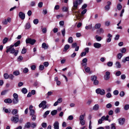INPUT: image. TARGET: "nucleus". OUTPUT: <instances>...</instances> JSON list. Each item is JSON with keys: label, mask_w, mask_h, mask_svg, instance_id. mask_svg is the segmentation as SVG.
<instances>
[{"label": "nucleus", "mask_w": 129, "mask_h": 129, "mask_svg": "<svg viewBox=\"0 0 129 129\" xmlns=\"http://www.w3.org/2000/svg\"><path fill=\"white\" fill-rule=\"evenodd\" d=\"M26 44H29L31 45H33L36 42V40L34 39L28 38L26 39L25 40Z\"/></svg>", "instance_id": "1"}, {"label": "nucleus", "mask_w": 129, "mask_h": 129, "mask_svg": "<svg viewBox=\"0 0 129 129\" xmlns=\"http://www.w3.org/2000/svg\"><path fill=\"white\" fill-rule=\"evenodd\" d=\"M11 121L15 123H17L19 121V116L16 115L15 116L12 117L11 118Z\"/></svg>", "instance_id": "2"}, {"label": "nucleus", "mask_w": 129, "mask_h": 129, "mask_svg": "<svg viewBox=\"0 0 129 129\" xmlns=\"http://www.w3.org/2000/svg\"><path fill=\"white\" fill-rule=\"evenodd\" d=\"M96 92L97 94H100L102 95H104L105 93V91L104 89H101L99 88L97 89L96 90Z\"/></svg>", "instance_id": "3"}, {"label": "nucleus", "mask_w": 129, "mask_h": 129, "mask_svg": "<svg viewBox=\"0 0 129 129\" xmlns=\"http://www.w3.org/2000/svg\"><path fill=\"white\" fill-rule=\"evenodd\" d=\"M119 124L120 125H123L124 123L125 119L124 118H121L118 120Z\"/></svg>", "instance_id": "4"}, {"label": "nucleus", "mask_w": 129, "mask_h": 129, "mask_svg": "<svg viewBox=\"0 0 129 129\" xmlns=\"http://www.w3.org/2000/svg\"><path fill=\"white\" fill-rule=\"evenodd\" d=\"M110 73L109 72H106L105 73V74L104 76V78L106 80H108L110 78Z\"/></svg>", "instance_id": "5"}, {"label": "nucleus", "mask_w": 129, "mask_h": 129, "mask_svg": "<svg viewBox=\"0 0 129 129\" xmlns=\"http://www.w3.org/2000/svg\"><path fill=\"white\" fill-rule=\"evenodd\" d=\"M10 52L11 53H14L15 56H16L18 52V50H15L14 48H12L10 49Z\"/></svg>", "instance_id": "6"}, {"label": "nucleus", "mask_w": 129, "mask_h": 129, "mask_svg": "<svg viewBox=\"0 0 129 129\" xmlns=\"http://www.w3.org/2000/svg\"><path fill=\"white\" fill-rule=\"evenodd\" d=\"M73 8L72 9L75 10L77 9L78 5V1H75L73 2Z\"/></svg>", "instance_id": "7"}, {"label": "nucleus", "mask_w": 129, "mask_h": 129, "mask_svg": "<svg viewBox=\"0 0 129 129\" xmlns=\"http://www.w3.org/2000/svg\"><path fill=\"white\" fill-rule=\"evenodd\" d=\"M94 47L97 49H99L101 47V44L98 43H95L93 44Z\"/></svg>", "instance_id": "8"}, {"label": "nucleus", "mask_w": 129, "mask_h": 129, "mask_svg": "<svg viewBox=\"0 0 129 129\" xmlns=\"http://www.w3.org/2000/svg\"><path fill=\"white\" fill-rule=\"evenodd\" d=\"M53 126L54 129H59V123L58 122L55 121L54 124Z\"/></svg>", "instance_id": "9"}, {"label": "nucleus", "mask_w": 129, "mask_h": 129, "mask_svg": "<svg viewBox=\"0 0 129 129\" xmlns=\"http://www.w3.org/2000/svg\"><path fill=\"white\" fill-rule=\"evenodd\" d=\"M19 16L22 19H24L25 18V14L22 12H20L19 13Z\"/></svg>", "instance_id": "10"}, {"label": "nucleus", "mask_w": 129, "mask_h": 129, "mask_svg": "<svg viewBox=\"0 0 129 129\" xmlns=\"http://www.w3.org/2000/svg\"><path fill=\"white\" fill-rule=\"evenodd\" d=\"M48 47V45L46 44L45 43H43L42 44V47L45 49H47Z\"/></svg>", "instance_id": "11"}, {"label": "nucleus", "mask_w": 129, "mask_h": 129, "mask_svg": "<svg viewBox=\"0 0 129 129\" xmlns=\"http://www.w3.org/2000/svg\"><path fill=\"white\" fill-rule=\"evenodd\" d=\"M99 108V106L98 104L95 105L93 107V109L95 111L98 110Z\"/></svg>", "instance_id": "12"}, {"label": "nucleus", "mask_w": 129, "mask_h": 129, "mask_svg": "<svg viewBox=\"0 0 129 129\" xmlns=\"http://www.w3.org/2000/svg\"><path fill=\"white\" fill-rule=\"evenodd\" d=\"M97 32L100 34H103L104 32V30L102 28H100L97 31Z\"/></svg>", "instance_id": "13"}, {"label": "nucleus", "mask_w": 129, "mask_h": 129, "mask_svg": "<svg viewBox=\"0 0 129 129\" xmlns=\"http://www.w3.org/2000/svg\"><path fill=\"white\" fill-rule=\"evenodd\" d=\"M4 101L6 103L10 104L12 103V101L11 99L9 98L5 99Z\"/></svg>", "instance_id": "14"}, {"label": "nucleus", "mask_w": 129, "mask_h": 129, "mask_svg": "<svg viewBox=\"0 0 129 129\" xmlns=\"http://www.w3.org/2000/svg\"><path fill=\"white\" fill-rule=\"evenodd\" d=\"M13 74L15 76H17L20 75V73L19 70H16L13 72Z\"/></svg>", "instance_id": "15"}, {"label": "nucleus", "mask_w": 129, "mask_h": 129, "mask_svg": "<svg viewBox=\"0 0 129 129\" xmlns=\"http://www.w3.org/2000/svg\"><path fill=\"white\" fill-rule=\"evenodd\" d=\"M70 45L68 44L64 46L63 49L64 52H66L70 48Z\"/></svg>", "instance_id": "16"}, {"label": "nucleus", "mask_w": 129, "mask_h": 129, "mask_svg": "<svg viewBox=\"0 0 129 129\" xmlns=\"http://www.w3.org/2000/svg\"><path fill=\"white\" fill-rule=\"evenodd\" d=\"M101 24L100 23H98L95 24L94 26L95 28L96 29H99L100 28Z\"/></svg>", "instance_id": "17"}, {"label": "nucleus", "mask_w": 129, "mask_h": 129, "mask_svg": "<svg viewBox=\"0 0 129 129\" xmlns=\"http://www.w3.org/2000/svg\"><path fill=\"white\" fill-rule=\"evenodd\" d=\"M14 104H16L18 103L19 100L18 98L13 99L12 101Z\"/></svg>", "instance_id": "18"}, {"label": "nucleus", "mask_w": 129, "mask_h": 129, "mask_svg": "<svg viewBox=\"0 0 129 129\" xmlns=\"http://www.w3.org/2000/svg\"><path fill=\"white\" fill-rule=\"evenodd\" d=\"M41 104H42L43 106H45V107H42V108L43 109H44L46 108V101H42L41 103H40Z\"/></svg>", "instance_id": "19"}, {"label": "nucleus", "mask_w": 129, "mask_h": 129, "mask_svg": "<svg viewBox=\"0 0 129 129\" xmlns=\"http://www.w3.org/2000/svg\"><path fill=\"white\" fill-rule=\"evenodd\" d=\"M31 126V124L30 122H27L25 125V127L29 128Z\"/></svg>", "instance_id": "20"}, {"label": "nucleus", "mask_w": 129, "mask_h": 129, "mask_svg": "<svg viewBox=\"0 0 129 129\" xmlns=\"http://www.w3.org/2000/svg\"><path fill=\"white\" fill-rule=\"evenodd\" d=\"M129 61V57L128 56L126 57L124 59H123L122 60V62L125 63L126 61Z\"/></svg>", "instance_id": "21"}, {"label": "nucleus", "mask_w": 129, "mask_h": 129, "mask_svg": "<svg viewBox=\"0 0 129 129\" xmlns=\"http://www.w3.org/2000/svg\"><path fill=\"white\" fill-rule=\"evenodd\" d=\"M96 40L98 41H100L102 39V37L100 36H98L97 35H96L95 37Z\"/></svg>", "instance_id": "22"}, {"label": "nucleus", "mask_w": 129, "mask_h": 129, "mask_svg": "<svg viewBox=\"0 0 129 129\" xmlns=\"http://www.w3.org/2000/svg\"><path fill=\"white\" fill-rule=\"evenodd\" d=\"M123 56V54L120 53L118 54L117 55V57L118 59H120Z\"/></svg>", "instance_id": "23"}, {"label": "nucleus", "mask_w": 129, "mask_h": 129, "mask_svg": "<svg viewBox=\"0 0 129 129\" xmlns=\"http://www.w3.org/2000/svg\"><path fill=\"white\" fill-rule=\"evenodd\" d=\"M117 8L119 10H121L122 8V6L120 4H118L117 5Z\"/></svg>", "instance_id": "24"}, {"label": "nucleus", "mask_w": 129, "mask_h": 129, "mask_svg": "<svg viewBox=\"0 0 129 129\" xmlns=\"http://www.w3.org/2000/svg\"><path fill=\"white\" fill-rule=\"evenodd\" d=\"M97 79V77L95 75H93L91 77V80L92 81H94Z\"/></svg>", "instance_id": "25"}, {"label": "nucleus", "mask_w": 129, "mask_h": 129, "mask_svg": "<svg viewBox=\"0 0 129 129\" xmlns=\"http://www.w3.org/2000/svg\"><path fill=\"white\" fill-rule=\"evenodd\" d=\"M27 51V49L25 48L24 47H23V49H22L21 52V53L22 54H24Z\"/></svg>", "instance_id": "26"}, {"label": "nucleus", "mask_w": 129, "mask_h": 129, "mask_svg": "<svg viewBox=\"0 0 129 129\" xmlns=\"http://www.w3.org/2000/svg\"><path fill=\"white\" fill-rule=\"evenodd\" d=\"M92 27V25L91 24L89 25L88 26H86L85 28L87 29H91Z\"/></svg>", "instance_id": "27"}, {"label": "nucleus", "mask_w": 129, "mask_h": 129, "mask_svg": "<svg viewBox=\"0 0 129 129\" xmlns=\"http://www.w3.org/2000/svg\"><path fill=\"white\" fill-rule=\"evenodd\" d=\"M21 91L23 93L25 94L27 92V90L25 88H24L22 89Z\"/></svg>", "instance_id": "28"}, {"label": "nucleus", "mask_w": 129, "mask_h": 129, "mask_svg": "<svg viewBox=\"0 0 129 129\" xmlns=\"http://www.w3.org/2000/svg\"><path fill=\"white\" fill-rule=\"evenodd\" d=\"M20 41L18 40L17 42L15 43L14 45L15 47H17L20 44Z\"/></svg>", "instance_id": "29"}, {"label": "nucleus", "mask_w": 129, "mask_h": 129, "mask_svg": "<svg viewBox=\"0 0 129 129\" xmlns=\"http://www.w3.org/2000/svg\"><path fill=\"white\" fill-rule=\"evenodd\" d=\"M49 111H47L45 112L43 116L44 118H45L49 114Z\"/></svg>", "instance_id": "30"}, {"label": "nucleus", "mask_w": 129, "mask_h": 129, "mask_svg": "<svg viewBox=\"0 0 129 129\" xmlns=\"http://www.w3.org/2000/svg\"><path fill=\"white\" fill-rule=\"evenodd\" d=\"M68 43H71L73 42V38L72 37H70L68 39Z\"/></svg>", "instance_id": "31"}, {"label": "nucleus", "mask_w": 129, "mask_h": 129, "mask_svg": "<svg viewBox=\"0 0 129 129\" xmlns=\"http://www.w3.org/2000/svg\"><path fill=\"white\" fill-rule=\"evenodd\" d=\"M4 76L6 79H7L9 78V75L7 73H5L4 75Z\"/></svg>", "instance_id": "32"}, {"label": "nucleus", "mask_w": 129, "mask_h": 129, "mask_svg": "<svg viewBox=\"0 0 129 129\" xmlns=\"http://www.w3.org/2000/svg\"><path fill=\"white\" fill-rule=\"evenodd\" d=\"M57 112V111L56 110H54L51 112V114L52 115H54L56 114Z\"/></svg>", "instance_id": "33"}, {"label": "nucleus", "mask_w": 129, "mask_h": 129, "mask_svg": "<svg viewBox=\"0 0 129 129\" xmlns=\"http://www.w3.org/2000/svg\"><path fill=\"white\" fill-rule=\"evenodd\" d=\"M124 109L125 110H127L129 109V104L125 105L124 107Z\"/></svg>", "instance_id": "34"}, {"label": "nucleus", "mask_w": 129, "mask_h": 129, "mask_svg": "<svg viewBox=\"0 0 129 129\" xmlns=\"http://www.w3.org/2000/svg\"><path fill=\"white\" fill-rule=\"evenodd\" d=\"M8 40V39L7 38H5L3 40V44H5L7 42Z\"/></svg>", "instance_id": "35"}, {"label": "nucleus", "mask_w": 129, "mask_h": 129, "mask_svg": "<svg viewBox=\"0 0 129 129\" xmlns=\"http://www.w3.org/2000/svg\"><path fill=\"white\" fill-rule=\"evenodd\" d=\"M18 111L16 109H14L12 112V113L13 115L16 114L18 113Z\"/></svg>", "instance_id": "36"}, {"label": "nucleus", "mask_w": 129, "mask_h": 129, "mask_svg": "<svg viewBox=\"0 0 129 129\" xmlns=\"http://www.w3.org/2000/svg\"><path fill=\"white\" fill-rule=\"evenodd\" d=\"M30 23H27L25 26V28L26 29H28L30 27Z\"/></svg>", "instance_id": "37"}, {"label": "nucleus", "mask_w": 129, "mask_h": 129, "mask_svg": "<svg viewBox=\"0 0 129 129\" xmlns=\"http://www.w3.org/2000/svg\"><path fill=\"white\" fill-rule=\"evenodd\" d=\"M31 120L33 121H35L36 119V116L35 114L31 115Z\"/></svg>", "instance_id": "38"}, {"label": "nucleus", "mask_w": 129, "mask_h": 129, "mask_svg": "<svg viewBox=\"0 0 129 129\" xmlns=\"http://www.w3.org/2000/svg\"><path fill=\"white\" fill-rule=\"evenodd\" d=\"M126 51V49L125 48L123 47L121 49L120 51L122 53H125Z\"/></svg>", "instance_id": "39"}, {"label": "nucleus", "mask_w": 129, "mask_h": 129, "mask_svg": "<svg viewBox=\"0 0 129 129\" xmlns=\"http://www.w3.org/2000/svg\"><path fill=\"white\" fill-rule=\"evenodd\" d=\"M14 78V76L12 74H10L9 75V78L11 80H12Z\"/></svg>", "instance_id": "40"}, {"label": "nucleus", "mask_w": 129, "mask_h": 129, "mask_svg": "<svg viewBox=\"0 0 129 129\" xmlns=\"http://www.w3.org/2000/svg\"><path fill=\"white\" fill-rule=\"evenodd\" d=\"M85 115V114L84 115H80V120H84V116Z\"/></svg>", "instance_id": "41"}, {"label": "nucleus", "mask_w": 129, "mask_h": 129, "mask_svg": "<svg viewBox=\"0 0 129 129\" xmlns=\"http://www.w3.org/2000/svg\"><path fill=\"white\" fill-rule=\"evenodd\" d=\"M120 109L119 107H117L116 109L115 110V112L116 113H117L120 112Z\"/></svg>", "instance_id": "42"}, {"label": "nucleus", "mask_w": 129, "mask_h": 129, "mask_svg": "<svg viewBox=\"0 0 129 129\" xmlns=\"http://www.w3.org/2000/svg\"><path fill=\"white\" fill-rule=\"evenodd\" d=\"M93 81V84L94 85H98L99 83V81L97 79L94 81Z\"/></svg>", "instance_id": "43"}, {"label": "nucleus", "mask_w": 129, "mask_h": 129, "mask_svg": "<svg viewBox=\"0 0 129 129\" xmlns=\"http://www.w3.org/2000/svg\"><path fill=\"white\" fill-rule=\"evenodd\" d=\"M34 23L35 24H37L39 22L38 20L37 19H35L33 21Z\"/></svg>", "instance_id": "44"}, {"label": "nucleus", "mask_w": 129, "mask_h": 129, "mask_svg": "<svg viewBox=\"0 0 129 129\" xmlns=\"http://www.w3.org/2000/svg\"><path fill=\"white\" fill-rule=\"evenodd\" d=\"M62 10L64 12H67L68 11V9L67 7H63Z\"/></svg>", "instance_id": "45"}, {"label": "nucleus", "mask_w": 129, "mask_h": 129, "mask_svg": "<svg viewBox=\"0 0 129 129\" xmlns=\"http://www.w3.org/2000/svg\"><path fill=\"white\" fill-rule=\"evenodd\" d=\"M35 111L34 109L30 111V115L35 114Z\"/></svg>", "instance_id": "46"}, {"label": "nucleus", "mask_w": 129, "mask_h": 129, "mask_svg": "<svg viewBox=\"0 0 129 129\" xmlns=\"http://www.w3.org/2000/svg\"><path fill=\"white\" fill-rule=\"evenodd\" d=\"M125 95V93L123 91H121L119 94V95L121 97H123Z\"/></svg>", "instance_id": "47"}, {"label": "nucleus", "mask_w": 129, "mask_h": 129, "mask_svg": "<svg viewBox=\"0 0 129 129\" xmlns=\"http://www.w3.org/2000/svg\"><path fill=\"white\" fill-rule=\"evenodd\" d=\"M112 107V105L110 103H108L106 105V107L107 108H110Z\"/></svg>", "instance_id": "48"}, {"label": "nucleus", "mask_w": 129, "mask_h": 129, "mask_svg": "<svg viewBox=\"0 0 129 129\" xmlns=\"http://www.w3.org/2000/svg\"><path fill=\"white\" fill-rule=\"evenodd\" d=\"M37 124L35 123H33L31 124V127L33 128H34L36 126Z\"/></svg>", "instance_id": "49"}, {"label": "nucleus", "mask_w": 129, "mask_h": 129, "mask_svg": "<svg viewBox=\"0 0 129 129\" xmlns=\"http://www.w3.org/2000/svg\"><path fill=\"white\" fill-rule=\"evenodd\" d=\"M3 110L6 113H10L11 112V111H9L8 109H5V108H3Z\"/></svg>", "instance_id": "50"}, {"label": "nucleus", "mask_w": 129, "mask_h": 129, "mask_svg": "<svg viewBox=\"0 0 129 129\" xmlns=\"http://www.w3.org/2000/svg\"><path fill=\"white\" fill-rule=\"evenodd\" d=\"M28 71V69L27 68H25L23 71V72L24 73H27Z\"/></svg>", "instance_id": "51"}, {"label": "nucleus", "mask_w": 129, "mask_h": 129, "mask_svg": "<svg viewBox=\"0 0 129 129\" xmlns=\"http://www.w3.org/2000/svg\"><path fill=\"white\" fill-rule=\"evenodd\" d=\"M39 70H42L44 69V66L43 65H40L39 66Z\"/></svg>", "instance_id": "52"}, {"label": "nucleus", "mask_w": 129, "mask_h": 129, "mask_svg": "<svg viewBox=\"0 0 129 129\" xmlns=\"http://www.w3.org/2000/svg\"><path fill=\"white\" fill-rule=\"evenodd\" d=\"M8 91V90H4L2 92L1 94L2 95H4L7 93Z\"/></svg>", "instance_id": "53"}, {"label": "nucleus", "mask_w": 129, "mask_h": 129, "mask_svg": "<svg viewBox=\"0 0 129 129\" xmlns=\"http://www.w3.org/2000/svg\"><path fill=\"white\" fill-rule=\"evenodd\" d=\"M35 3L34 1H32L31 2L30 4V5L31 6L33 7L35 6Z\"/></svg>", "instance_id": "54"}, {"label": "nucleus", "mask_w": 129, "mask_h": 129, "mask_svg": "<svg viewBox=\"0 0 129 129\" xmlns=\"http://www.w3.org/2000/svg\"><path fill=\"white\" fill-rule=\"evenodd\" d=\"M61 32L63 36H64L65 35V31L64 28H63L62 30L61 31Z\"/></svg>", "instance_id": "55"}, {"label": "nucleus", "mask_w": 129, "mask_h": 129, "mask_svg": "<svg viewBox=\"0 0 129 129\" xmlns=\"http://www.w3.org/2000/svg\"><path fill=\"white\" fill-rule=\"evenodd\" d=\"M42 126L44 127L45 128L47 126V124L46 123H43L42 124Z\"/></svg>", "instance_id": "56"}, {"label": "nucleus", "mask_w": 129, "mask_h": 129, "mask_svg": "<svg viewBox=\"0 0 129 129\" xmlns=\"http://www.w3.org/2000/svg\"><path fill=\"white\" fill-rule=\"evenodd\" d=\"M13 96L14 97V99L18 98V94L16 93H14L13 94Z\"/></svg>", "instance_id": "57"}, {"label": "nucleus", "mask_w": 129, "mask_h": 129, "mask_svg": "<svg viewBox=\"0 0 129 129\" xmlns=\"http://www.w3.org/2000/svg\"><path fill=\"white\" fill-rule=\"evenodd\" d=\"M111 129H116L115 123H112L111 124Z\"/></svg>", "instance_id": "58"}, {"label": "nucleus", "mask_w": 129, "mask_h": 129, "mask_svg": "<svg viewBox=\"0 0 129 129\" xmlns=\"http://www.w3.org/2000/svg\"><path fill=\"white\" fill-rule=\"evenodd\" d=\"M121 74V73L120 71H119L117 72L115 74V75L116 76H119Z\"/></svg>", "instance_id": "59"}, {"label": "nucleus", "mask_w": 129, "mask_h": 129, "mask_svg": "<svg viewBox=\"0 0 129 129\" xmlns=\"http://www.w3.org/2000/svg\"><path fill=\"white\" fill-rule=\"evenodd\" d=\"M77 46V44L76 43H74L72 44V48H74Z\"/></svg>", "instance_id": "60"}, {"label": "nucleus", "mask_w": 129, "mask_h": 129, "mask_svg": "<svg viewBox=\"0 0 129 129\" xmlns=\"http://www.w3.org/2000/svg\"><path fill=\"white\" fill-rule=\"evenodd\" d=\"M111 96H112L111 94V93L110 92L106 94V97L108 98H111Z\"/></svg>", "instance_id": "61"}, {"label": "nucleus", "mask_w": 129, "mask_h": 129, "mask_svg": "<svg viewBox=\"0 0 129 129\" xmlns=\"http://www.w3.org/2000/svg\"><path fill=\"white\" fill-rule=\"evenodd\" d=\"M86 9H84L81 12V14L82 15H83L85 14L87 12Z\"/></svg>", "instance_id": "62"}, {"label": "nucleus", "mask_w": 129, "mask_h": 129, "mask_svg": "<svg viewBox=\"0 0 129 129\" xmlns=\"http://www.w3.org/2000/svg\"><path fill=\"white\" fill-rule=\"evenodd\" d=\"M80 123L82 125H84L85 124V121L84 120H80Z\"/></svg>", "instance_id": "63"}, {"label": "nucleus", "mask_w": 129, "mask_h": 129, "mask_svg": "<svg viewBox=\"0 0 129 129\" xmlns=\"http://www.w3.org/2000/svg\"><path fill=\"white\" fill-rule=\"evenodd\" d=\"M87 6V5L86 4H84L82 6L81 8L82 9H85Z\"/></svg>", "instance_id": "64"}]
</instances>
